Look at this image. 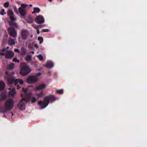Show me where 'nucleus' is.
<instances>
[{
    "mask_svg": "<svg viewBox=\"0 0 147 147\" xmlns=\"http://www.w3.org/2000/svg\"><path fill=\"white\" fill-rule=\"evenodd\" d=\"M28 100L27 98H23L20 101L18 105V108L20 110H23L25 109V104Z\"/></svg>",
    "mask_w": 147,
    "mask_h": 147,
    "instance_id": "6",
    "label": "nucleus"
},
{
    "mask_svg": "<svg viewBox=\"0 0 147 147\" xmlns=\"http://www.w3.org/2000/svg\"><path fill=\"white\" fill-rule=\"evenodd\" d=\"M38 57L39 58V59L41 60L42 61L43 60V56L41 54H39L38 56Z\"/></svg>",
    "mask_w": 147,
    "mask_h": 147,
    "instance_id": "30",
    "label": "nucleus"
},
{
    "mask_svg": "<svg viewBox=\"0 0 147 147\" xmlns=\"http://www.w3.org/2000/svg\"><path fill=\"white\" fill-rule=\"evenodd\" d=\"M45 32H48L49 31V30L48 29H46L45 30Z\"/></svg>",
    "mask_w": 147,
    "mask_h": 147,
    "instance_id": "42",
    "label": "nucleus"
},
{
    "mask_svg": "<svg viewBox=\"0 0 147 147\" xmlns=\"http://www.w3.org/2000/svg\"><path fill=\"white\" fill-rule=\"evenodd\" d=\"M14 11H15L16 12V13L18 14L19 13V11H18L16 7H14Z\"/></svg>",
    "mask_w": 147,
    "mask_h": 147,
    "instance_id": "34",
    "label": "nucleus"
},
{
    "mask_svg": "<svg viewBox=\"0 0 147 147\" xmlns=\"http://www.w3.org/2000/svg\"><path fill=\"white\" fill-rule=\"evenodd\" d=\"M31 71V69L27 66H24L22 67L20 71V74L23 76H25L27 75Z\"/></svg>",
    "mask_w": 147,
    "mask_h": 147,
    "instance_id": "7",
    "label": "nucleus"
},
{
    "mask_svg": "<svg viewBox=\"0 0 147 147\" xmlns=\"http://www.w3.org/2000/svg\"><path fill=\"white\" fill-rule=\"evenodd\" d=\"M56 98L55 96L52 95H50L49 96H45L43 101L39 100L38 101V104L39 105L42 106V109H44L48 105L49 101L50 100L52 102L55 100Z\"/></svg>",
    "mask_w": 147,
    "mask_h": 147,
    "instance_id": "1",
    "label": "nucleus"
},
{
    "mask_svg": "<svg viewBox=\"0 0 147 147\" xmlns=\"http://www.w3.org/2000/svg\"><path fill=\"white\" fill-rule=\"evenodd\" d=\"M14 105V101L11 99L7 100L5 103L4 108L7 110H10L12 109Z\"/></svg>",
    "mask_w": 147,
    "mask_h": 147,
    "instance_id": "3",
    "label": "nucleus"
},
{
    "mask_svg": "<svg viewBox=\"0 0 147 147\" xmlns=\"http://www.w3.org/2000/svg\"><path fill=\"white\" fill-rule=\"evenodd\" d=\"M36 99L34 97H32V99L31 102L32 103L34 102H36Z\"/></svg>",
    "mask_w": 147,
    "mask_h": 147,
    "instance_id": "32",
    "label": "nucleus"
},
{
    "mask_svg": "<svg viewBox=\"0 0 147 147\" xmlns=\"http://www.w3.org/2000/svg\"><path fill=\"white\" fill-rule=\"evenodd\" d=\"M14 67V64L13 63H11L9 64L7 67V68L9 69H12Z\"/></svg>",
    "mask_w": 147,
    "mask_h": 147,
    "instance_id": "24",
    "label": "nucleus"
},
{
    "mask_svg": "<svg viewBox=\"0 0 147 147\" xmlns=\"http://www.w3.org/2000/svg\"><path fill=\"white\" fill-rule=\"evenodd\" d=\"M45 94L43 93L42 91L41 92L40 94H36L37 96L39 98L42 97Z\"/></svg>",
    "mask_w": 147,
    "mask_h": 147,
    "instance_id": "25",
    "label": "nucleus"
},
{
    "mask_svg": "<svg viewBox=\"0 0 147 147\" xmlns=\"http://www.w3.org/2000/svg\"><path fill=\"white\" fill-rule=\"evenodd\" d=\"M25 60L27 62L30 61L31 60V55H28L26 58Z\"/></svg>",
    "mask_w": 147,
    "mask_h": 147,
    "instance_id": "23",
    "label": "nucleus"
},
{
    "mask_svg": "<svg viewBox=\"0 0 147 147\" xmlns=\"http://www.w3.org/2000/svg\"><path fill=\"white\" fill-rule=\"evenodd\" d=\"M14 51L15 52H18V53H19L20 52V51H19V49H15Z\"/></svg>",
    "mask_w": 147,
    "mask_h": 147,
    "instance_id": "37",
    "label": "nucleus"
},
{
    "mask_svg": "<svg viewBox=\"0 0 147 147\" xmlns=\"http://www.w3.org/2000/svg\"><path fill=\"white\" fill-rule=\"evenodd\" d=\"M34 47L36 48H37L38 47V46L36 44H35L34 45Z\"/></svg>",
    "mask_w": 147,
    "mask_h": 147,
    "instance_id": "41",
    "label": "nucleus"
},
{
    "mask_svg": "<svg viewBox=\"0 0 147 147\" xmlns=\"http://www.w3.org/2000/svg\"><path fill=\"white\" fill-rule=\"evenodd\" d=\"M8 44L10 45H13L15 44V42L13 40L10 38L8 41Z\"/></svg>",
    "mask_w": 147,
    "mask_h": 147,
    "instance_id": "19",
    "label": "nucleus"
},
{
    "mask_svg": "<svg viewBox=\"0 0 147 147\" xmlns=\"http://www.w3.org/2000/svg\"><path fill=\"white\" fill-rule=\"evenodd\" d=\"M15 90V88H13L11 90L9 93V96H14L16 94Z\"/></svg>",
    "mask_w": 147,
    "mask_h": 147,
    "instance_id": "16",
    "label": "nucleus"
},
{
    "mask_svg": "<svg viewBox=\"0 0 147 147\" xmlns=\"http://www.w3.org/2000/svg\"><path fill=\"white\" fill-rule=\"evenodd\" d=\"M5 87V83L2 81H0V90H3Z\"/></svg>",
    "mask_w": 147,
    "mask_h": 147,
    "instance_id": "20",
    "label": "nucleus"
},
{
    "mask_svg": "<svg viewBox=\"0 0 147 147\" xmlns=\"http://www.w3.org/2000/svg\"><path fill=\"white\" fill-rule=\"evenodd\" d=\"M33 22L32 20H28V22L29 23H32Z\"/></svg>",
    "mask_w": 147,
    "mask_h": 147,
    "instance_id": "39",
    "label": "nucleus"
},
{
    "mask_svg": "<svg viewBox=\"0 0 147 147\" xmlns=\"http://www.w3.org/2000/svg\"><path fill=\"white\" fill-rule=\"evenodd\" d=\"M56 93L58 94H62L63 93V90H57Z\"/></svg>",
    "mask_w": 147,
    "mask_h": 147,
    "instance_id": "27",
    "label": "nucleus"
},
{
    "mask_svg": "<svg viewBox=\"0 0 147 147\" xmlns=\"http://www.w3.org/2000/svg\"><path fill=\"white\" fill-rule=\"evenodd\" d=\"M49 2H51L52 1V0H49Z\"/></svg>",
    "mask_w": 147,
    "mask_h": 147,
    "instance_id": "46",
    "label": "nucleus"
},
{
    "mask_svg": "<svg viewBox=\"0 0 147 147\" xmlns=\"http://www.w3.org/2000/svg\"><path fill=\"white\" fill-rule=\"evenodd\" d=\"M46 87V85L45 84H40L35 88V90H42L45 89Z\"/></svg>",
    "mask_w": 147,
    "mask_h": 147,
    "instance_id": "14",
    "label": "nucleus"
},
{
    "mask_svg": "<svg viewBox=\"0 0 147 147\" xmlns=\"http://www.w3.org/2000/svg\"><path fill=\"white\" fill-rule=\"evenodd\" d=\"M2 100L1 98H0V100Z\"/></svg>",
    "mask_w": 147,
    "mask_h": 147,
    "instance_id": "49",
    "label": "nucleus"
},
{
    "mask_svg": "<svg viewBox=\"0 0 147 147\" xmlns=\"http://www.w3.org/2000/svg\"><path fill=\"white\" fill-rule=\"evenodd\" d=\"M21 96L22 97V96H23V95L22 94H21Z\"/></svg>",
    "mask_w": 147,
    "mask_h": 147,
    "instance_id": "48",
    "label": "nucleus"
},
{
    "mask_svg": "<svg viewBox=\"0 0 147 147\" xmlns=\"http://www.w3.org/2000/svg\"><path fill=\"white\" fill-rule=\"evenodd\" d=\"M32 26L36 29H38L37 28L38 27V26L34 24H33Z\"/></svg>",
    "mask_w": 147,
    "mask_h": 147,
    "instance_id": "35",
    "label": "nucleus"
},
{
    "mask_svg": "<svg viewBox=\"0 0 147 147\" xmlns=\"http://www.w3.org/2000/svg\"><path fill=\"white\" fill-rule=\"evenodd\" d=\"M28 34V32L26 30H23L22 31V38L24 39L26 38Z\"/></svg>",
    "mask_w": 147,
    "mask_h": 147,
    "instance_id": "12",
    "label": "nucleus"
},
{
    "mask_svg": "<svg viewBox=\"0 0 147 147\" xmlns=\"http://www.w3.org/2000/svg\"><path fill=\"white\" fill-rule=\"evenodd\" d=\"M42 25H39V26H38V27H42Z\"/></svg>",
    "mask_w": 147,
    "mask_h": 147,
    "instance_id": "45",
    "label": "nucleus"
},
{
    "mask_svg": "<svg viewBox=\"0 0 147 147\" xmlns=\"http://www.w3.org/2000/svg\"><path fill=\"white\" fill-rule=\"evenodd\" d=\"M27 5L25 4H22L18 9L19 12L20 13L22 17H24L27 14L26 7Z\"/></svg>",
    "mask_w": 147,
    "mask_h": 147,
    "instance_id": "4",
    "label": "nucleus"
},
{
    "mask_svg": "<svg viewBox=\"0 0 147 147\" xmlns=\"http://www.w3.org/2000/svg\"><path fill=\"white\" fill-rule=\"evenodd\" d=\"M6 75L5 78H6L9 84H12L15 80L14 78L13 77V75L14 74V73L13 72L11 73H8L6 71Z\"/></svg>",
    "mask_w": 147,
    "mask_h": 147,
    "instance_id": "5",
    "label": "nucleus"
},
{
    "mask_svg": "<svg viewBox=\"0 0 147 147\" xmlns=\"http://www.w3.org/2000/svg\"><path fill=\"white\" fill-rule=\"evenodd\" d=\"M40 9L38 7H35L34 8V11L32 12V13H38L40 11Z\"/></svg>",
    "mask_w": 147,
    "mask_h": 147,
    "instance_id": "22",
    "label": "nucleus"
},
{
    "mask_svg": "<svg viewBox=\"0 0 147 147\" xmlns=\"http://www.w3.org/2000/svg\"><path fill=\"white\" fill-rule=\"evenodd\" d=\"M6 12H5V10L3 9H1L0 11V14L2 15H3L5 14Z\"/></svg>",
    "mask_w": 147,
    "mask_h": 147,
    "instance_id": "26",
    "label": "nucleus"
},
{
    "mask_svg": "<svg viewBox=\"0 0 147 147\" xmlns=\"http://www.w3.org/2000/svg\"><path fill=\"white\" fill-rule=\"evenodd\" d=\"M31 53H32V54H34V51H32V52H31Z\"/></svg>",
    "mask_w": 147,
    "mask_h": 147,
    "instance_id": "43",
    "label": "nucleus"
},
{
    "mask_svg": "<svg viewBox=\"0 0 147 147\" xmlns=\"http://www.w3.org/2000/svg\"><path fill=\"white\" fill-rule=\"evenodd\" d=\"M35 21L38 23L40 24L43 23L45 20L44 17L42 16L39 15L36 17Z\"/></svg>",
    "mask_w": 147,
    "mask_h": 147,
    "instance_id": "10",
    "label": "nucleus"
},
{
    "mask_svg": "<svg viewBox=\"0 0 147 147\" xmlns=\"http://www.w3.org/2000/svg\"><path fill=\"white\" fill-rule=\"evenodd\" d=\"M7 49H4L0 52V54L3 55H5V57L9 59L12 58L14 55V53L13 51H9L7 50L9 47H7Z\"/></svg>",
    "mask_w": 147,
    "mask_h": 147,
    "instance_id": "2",
    "label": "nucleus"
},
{
    "mask_svg": "<svg viewBox=\"0 0 147 147\" xmlns=\"http://www.w3.org/2000/svg\"><path fill=\"white\" fill-rule=\"evenodd\" d=\"M7 14L9 16L10 19L11 20L13 21L16 20L13 17V11L11 10H8Z\"/></svg>",
    "mask_w": 147,
    "mask_h": 147,
    "instance_id": "13",
    "label": "nucleus"
},
{
    "mask_svg": "<svg viewBox=\"0 0 147 147\" xmlns=\"http://www.w3.org/2000/svg\"><path fill=\"white\" fill-rule=\"evenodd\" d=\"M22 90L24 92L26 93L27 91V89H24V88H23L22 89Z\"/></svg>",
    "mask_w": 147,
    "mask_h": 147,
    "instance_id": "36",
    "label": "nucleus"
},
{
    "mask_svg": "<svg viewBox=\"0 0 147 147\" xmlns=\"http://www.w3.org/2000/svg\"><path fill=\"white\" fill-rule=\"evenodd\" d=\"M23 83L24 82L23 80L19 78L16 79L14 81V84L15 86H17V89H19L21 88V86L19 84H18L19 83L21 85H22Z\"/></svg>",
    "mask_w": 147,
    "mask_h": 147,
    "instance_id": "11",
    "label": "nucleus"
},
{
    "mask_svg": "<svg viewBox=\"0 0 147 147\" xmlns=\"http://www.w3.org/2000/svg\"><path fill=\"white\" fill-rule=\"evenodd\" d=\"M9 24L10 26L16 28H18V27L17 24L16 23L12 21V20L9 22Z\"/></svg>",
    "mask_w": 147,
    "mask_h": 147,
    "instance_id": "18",
    "label": "nucleus"
},
{
    "mask_svg": "<svg viewBox=\"0 0 147 147\" xmlns=\"http://www.w3.org/2000/svg\"><path fill=\"white\" fill-rule=\"evenodd\" d=\"M41 75V73H40V72H39V73H37L36 74V75L37 76H40Z\"/></svg>",
    "mask_w": 147,
    "mask_h": 147,
    "instance_id": "38",
    "label": "nucleus"
},
{
    "mask_svg": "<svg viewBox=\"0 0 147 147\" xmlns=\"http://www.w3.org/2000/svg\"><path fill=\"white\" fill-rule=\"evenodd\" d=\"M45 66L48 68H51L53 67V64L51 62H48L46 63Z\"/></svg>",
    "mask_w": 147,
    "mask_h": 147,
    "instance_id": "15",
    "label": "nucleus"
},
{
    "mask_svg": "<svg viewBox=\"0 0 147 147\" xmlns=\"http://www.w3.org/2000/svg\"><path fill=\"white\" fill-rule=\"evenodd\" d=\"M13 61H14L15 62H17L18 63L19 62V60L17 59L16 58H14L13 59Z\"/></svg>",
    "mask_w": 147,
    "mask_h": 147,
    "instance_id": "33",
    "label": "nucleus"
},
{
    "mask_svg": "<svg viewBox=\"0 0 147 147\" xmlns=\"http://www.w3.org/2000/svg\"><path fill=\"white\" fill-rule=\"evenodd\" d=\"M0 96L2 100H4L7 97V95L5 93H3L0 94Z\"/></svg>",
    "mask_w": 147,
    "mask_h": 147,
    "instance_id": "21",
    "label": "nucleus"
},
{
    "mask_svg": "<svg viewBox=\"0 0 147 147\" xmlns=\"http://www.w3.org/2000/svg\"><path fill=\"white\" fill-rule=\"evenodd\" d=\"M9 3L8 2H7L6 3H4V6L5 7H7L9 6Z\"/></svg>",
    "mask_w": 147,
    "mask_h": 147,
    "instance_id": "31",
    "label": "nucleus"
},
{
    "mask_svg": "<svg viewBox=\"0 0 147 147\" xmlns=\"http://www.w3.org/2000/svg\"><path fill=\"white\" fill-rule=\"evenodd\" d=\"M38 40L40 41V44H41L43 41V39L42 37L41 36H39L38 37Z\"/></svg>",
    "mask_w": 147,
    "mask_h": 147,
    "instance_id": "29",
    "label": "nucleus"
},
{
    "mask_svg": "<svg viewBox=\"0 0 147 147\" xmlns=\"http://www.w3.org/2000/svg\"><path fill=\"white\" fill-rule=\"evenodd\" d=\"M11 88H9L8 89L9 90H11Z\"/></svg>",
    "mask_w": 147,
    "mask_h": 147,
    "instance_id": "47",
    "label": "nucleus"
},
{
    "mask_svg": "<svg viewBox=\"0 0 147 147\" xmlns=\"http://www.w3.org/2000/svg\"><path fill=\"white\" fill-rule=\"evenodd\" d=\"M9 24L10 26L16 28H18V27L17 24L16 23L12 21V20L9 22Z\"/></svg>",
    "mask_w": 147,
    "mask_h": 147,
    "instance_id": "17",
    "label": "nucleus"
},
{
    "mask_svg": "<svg viewBox=\"0 0 147 147\" xmlns=\"http://www.w3.org/2000/svg\"><path fill=\"white\" fill-rule=\"evenodd\" d=\"M38 78L36 76H34L29 77L26 80L27 82L29 83H32L36 82Z\"/></svg>",
    "mask_w": 147,
    "mask_h": 147,
    "instance_id": "9",
    "label": "nucleus"
},
{
    "mask_svg": "<svg viewBox=\"0 0 147 147\" xmlns=\"http://www.w3.org/2000/svg\"><path fill=\"white\" fill-rule=\"evenodd\" d=\"M26 53V51L24 49H22L20 52V54L22 55H24Z\"/></svg>",
    "mask_w": 147,
    "mask_h": 147,
    "instance_id": "28",
    "label": "nucleus"
},
{
    "mask_svg": "<svg viewBox=\"0 0 147 147\" xmlns=\"http://www.w3.org/2000/svg\"><path fill=\"white\" fill-rule=\"evenodd\" d=\"M29 6H30V7H32V4H30V5H29Z\"/></svg>",
    "mask_w": 147,
    "mask_h": 147,
    "instance_id": "44",
    "label": "nucleus"
},
{
    "mask_svg": "<svg viewBox=\"0 0 147 147\" xmlns=\"http://www.w3.org/2000/svg\"><path fill=\"white\" fill-rule=\"evenodd\" d=\"M37 30V33L38 34H39V33H40V31H39V30L38 29Z\"/></svg>",
    "mask_w": 147,
    "mask_h": 147,
    "instance_id": "40",
    "label": "nucleus"
},
{
    "mask_svg": "<svg viewBox=\"0 0 147 147\" xmlns=\"http://www.w3.org/2000/svg\"><path fill=\"white\" fill-rule=\"evenodd\" d=\"M8 31L9 35L14 38H16L17 36V33L16 32L12 27L8 28Z\"/></svg>",
    "mask_w": 147,
    "mask_h": 147,
    "instance_id": "8",
    "label": "nucleus"
}]
</instances>
